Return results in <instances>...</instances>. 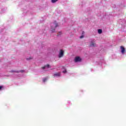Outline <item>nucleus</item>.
<instances>
[{
  "label": "nucleus",
  "mask_w": 126,
  "mask_h": 126,
  "mask_svg": "<svg viewBox=\"0 0 126 126\" xmlns=\"http://www.w3.org/2000/svg\"><path fill=\"white\" fill-rule=\"evenodd\" d=\"M63 50H61L60 52L59 53V58H63Z\"/></svg>",
  "instance_id": "f257e3e1"
},
{
  "label": "nucleus",
  "mask_w": 126,
  "mask_h": 126,
  "mask_svg": "<svg viewBox=\"0 0 126 126\" xmlns=\"http://www.w3.org/2000/svg\"><path fill=\"white\" fill-rule=\"evenodd\" d=\"M75 63H78V62H81V58L79 57H76L74 60Z\"/></svg>",
  "instance_id": "f03ea898"
},
{
  "label": "nucleus",
  "mask_w": 126,
  "mask_h": 126,
  "mask_svg": "<svg viewBox=\"0 0 126 126\" xmlns=\"http://www.w3.org/2000/svg\"><path fill=\"white\" fill-rule=\"evenodd\" d=\"M58 24H55V28H53L52 26H51V32H52V33H54L56 30V28H57V27H58Z\"/></svg>",
  "instance_id": "7ed1b4c3"
},
{
  "label": "nucleus",
  "mask_w": 126,
  "mask_h": 126,
  "mask_svg": "<svg viewBox=\"0 0 126 126\" xmlns=\"http://www.w3.org/2000/svg\"><path fill=\"white\" fill-rule=\"evenodd\" d=\"M120 48L121 49L122 54H125V53H126V49L125 47L124 46H121Z\"/></svg>",
  "instance_id": "20e7f679"
},
{
  "label": "nucleus",
  "mask_w": 126,
  "mask_h": 126,
  "mask_svg": "<svg viewBox=\"0 0 126 126\" xmlns=\"http://www.w3.org/2000/svg\"><path fill=\"white\" fill-rule=\"evenodd\" d=\"M54 76L55 77H60V76H61V72L56 73L54 74Z\"/></svg>",
  "instance_id": "39448f33"
},
{
  "label": "nucleus",
  "mask_w": 126,
  "mask_h": 126,
  "mask_svg": "<svg viewBox=\"0 0 126 126\" xmlns=\"http://www.w3.org/2000/svg\"><path fill=\"white\" fill-rule=\"evenodd\" d=\"M49 67H51V66H50V64H48L45 65L44 66L42 67V69H45V68H49Z\"/></svg>",
  "instance_id": "423d86ee"
},
{
  "label": "nucleus",
  "mask_w": 126,
  "mask_h": 126,
  "mask_svg": "<svg viewBox=\"0 0 126 126\" xmlns=\"http://www.w3.org/2000/svg\"><path fill=\"white\" fill-rule=\"evenodd\" d=\"M91 47H96V44L95 43L92 42L90 45Z\"/></svg>",
  "instance_id": "0eeeda50"
},
{
  "label": "nucleus",
  "mask_w": 126,
  "mask_h": 126,
  "mask_svg": "<svg viewBox=\"0 0 126 126\" xmlns=\"http://www.w3.org/2000/svg\"><path fill=\"white\" fill-rule=\"evenodd\" d=\"M98 33L99 34H101V33H102V30L101 29H98Z\"/></svg>",
  "instance_id": "6e6552de"
},
{
  "label": "nucleus",
  "mask_w": 126,
  "mask_h": 126,
  "mask_svg": "<svg viewBox=\"0 0 126 126\" xmlns=\"http://www.w3.org/2000/svg\"><path fill=\"white\" fill-rule=\"evenodd\" d=\"M59 0H52L51 1L53 3H55V2H57Z\"/></svg>",
  "instance_id": "1a4fd4ad"
},
{
  "label": "nucleus",
  "mask_w": 126,
  "mask_h": 126,
  "mask_svg": "<svg viewBox=\"0 0 126 126\" xmlns=\"http://www.w3.org/2000/svg\"><path fill=\"white\" fill-rule=\"evenodd\" d=\"M61 35H62V32H59V34H57V36H61Z\"/></svg>",
  "instance_id": "9d476101"
},
{
  "label": "nucleus",
  "mask_w": 126,
  "mask_h": 126,
  "mask_svg": "<svg viewBox=\"0 0 126 126\" xmlns=\"http://www.w3.org/2000/svg\"><path fill=\"white\" fill-rule=\"evenodd\" d=\"M47 81V78H44L43 79V82H46Z\"/></svg>",
  "instance_id": "9b49d317"
},
{
  "label": "nucleus",
  "mask_w": 126,
  "mask_h": 126,
  "mask_svg": "<svg viewBox=\"0 0 126 126\" xmlns=\"http://www.w3.org/2000/svg\"><path fill=\"white\" fill-rule=\"evenodd\" d=\"M80 39H82V38H84V35H82L80 37Z\"/></svg>",
  "instance_id": "f8f14e48"
},
{
  "label": "nucleus",
  "mask_w": 126,
  "mask_h": 126,
  "mask_svg": "<svg viewBox=\"0 0 126 126\" xmlns=\"http://www.w3.org/2000/svg\"><path fill=\"white\" fill-rule=\"evenodd\" d=\"M63 73H66V72H67V71H66V70H65L64 71H63Z\"/></svg>",
  "instance_id": "ddd939ff"
},
{
  "label": "nucleus",
  "mask_w": 126,
  "mask_h": 126,
  "mask_svg": "<svg viewBox=\"0 0 126 126\" xmlns=\"http://www.w3.org/2000/svg\"><path fill=\"white\" fill-rule=\"evenodd\" d=\"M85 34V32H82V35H84Z\"/></svg>",
  "instance_id": "4468645a"
},
{
  "label": "nucleus",
  "mask_w": 126,
  "mask_h": 126,
  "mask_svg": "<svg viewBox=\"0 0 126 126\" xmlns=\"http://www.w3.org/2000/svg\"><path fill=\"white\" fill-rule=\"evenodd\" d=\"M20 72H24V70H21L20 71Z\"/></svg>",
  "instance_id": "2eb2a0df"
},
{
  "label": "nucleus",
  "mask_w": 126,
  "mask_h": 126,
  "mask_svg": "<svg viewBox=\"0 0 126 126\" xmlns=\"http://www.w3.org/2000/svg\"><path fill=\"white\" fill-rule=\"evenodd\" d=\"M12 72H19V71H12Z\"/></svg>",
  "instance_id": "dca6fc26"
},
{
  "label": "nucleus",
  "mask_w": 126,
  "mask_h": 126,
  "mask_svg": "<svg viewBox=\"0 0 126 126\" xmlns=\"http://www.w3.org/2000/svg\"><path fill=\"white\" fill-rule=\"evenodd\" d=\"M1 89H2V86H0V90H1Z\"/></svg>",
  "instance_id": "f3484780"
}]
</instances>
